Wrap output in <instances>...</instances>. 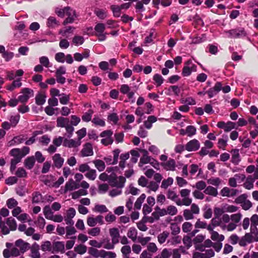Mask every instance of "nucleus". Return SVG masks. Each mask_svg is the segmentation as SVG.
I'll use <instances>...</instances> for the list:
<instances>
[{
    "label": "nucleus",
    "mask_w": 258,
    "mask_h": 258,
    "mask_svg": "<svg viewBox=\"0 0 258 258\" xmlns=\"http://www.w3.org/2000/svg\"><path fill=\"white\" fill-rule=\"evenodd\" d=\"M147 188L150 191H156L159 188V184L155 182L154 181H150L149 182L147 186Z\"/></svg>",
    "instance_id": "nucleus-52"
},
{
    "label": "nucleus",
    "mask_w": 258,
    "mask_h": 258,
    "mask_svg": "<svg viewBox=\"0 0 258 258\" xmlns=\"http://www.w3.org/2000/svg\"><path fill=\"white\" fill-rule=\"evenodd\" d=\"M167 197L168 199H170L176 203V201L178 199V195H177L176 192L171 189H168L166 193Z\"/></svg>",
    "instance_id": "nucleus-46"
},
{
    "label": "nucleus",
    "mask_w": 258,
    "mask_h": 258,
    "mask_svg": "<svg viewBox=\"0 0 258 258\" xmlns=\"http://www.w3.org/2000/svg\"><path fill=\"white\" fill-rule=\"evenodd\" d=\"M103 216L101 215H98L95 218L93 217H88L87 220V223L88 226L90 227H94L97 223L100 225H102L103 222Z\"/></svg>",
    "instance_id": "nucleus-11"
},
{
    "label": "nucleus",
    "mask_w": 258,
    "mask_h": 258,
    "mask_svg": "<svg viewBox=\"0 0 258 258\" xmlns=\"http://www.w3.org/2000/svg\"><path fill=\"white\" fill-rule=\"evenodd\" d=\"M116 254L113 251H105L102 249V254L101 255V258H115Z\"/></svg>",
    "instance_id": "nucleus-49"
},
{
    "label": "nucleus",
    "mask_w": 258,
    "mask_h": 258,
    "mask_svg": "<svg viewBox=\"0 0 258 258\" xmlns=\"http://www.w3.org/2000/svg\"><path fill=\"white\" fill-rule=\"evenodd\" d=\"M153 79L157 87L161 86L163 83L164 81L163 78L162 77V76L158 74H155L153 76Z\"/></svg>",
    "instance_id": "nucleus-58"
},
{
    "label": "nucleus",
    "mask_w": 258,
    "mask_h": 258,
    "mask_svg": "<svg viewBox=\"0 0 258 258\" xmlns=\"http://www.w3.org/2000/svg\"><path fill=\"white\" fill-rule=\"evenodd\" d=\"M182 164L180 162H178L176 164V162L174 159L170 158L166 162H162L161 165L163 168L167 171H175L176 167H178V165H182ZM180 168V167H178Z\"/></svg>",
    "instance_id": "nucleus-8"
},
{
    "label": "nucleus",
    "mask_w": 258,
    "mask_h": 258,
    "mask_svg": "<svg viewBox=\"0 0 258 258\" xmlns=\"http://www.w3.org/2000/svg\"><path fill=\"white\" fill-rule=\"evenodd\" d=\"M222 89V84L220 82H217L214 87L210 88L207 92L209 97L211 98L217 95Z\"/></svg>",
    "instance_id": "nucleus-13"
},
{
    "label": "nucleus",
    "mask_w": 258,
    "mask_h": 258,
    "mask_svg": "<svg viewBox=\"0 0 258 258\" xmlns=\"http://www.w3.org/2000/svg\"><path fill=\"white\" fill-rule=\"evenodd\" d=\"M56 122L57 126L65 127V126L69 124V119L62 117H59L57 119Z\"/></svg>",
    "instance_id": "nucleus-47"
},
{
    "label": "nucleus",
    "mask_w": 258,
    "mask_h": 258,
    "mask_svg": "<svg viewBox=\"0 0 258 258\" xmlns=\"http://www.w3.org/2000/svg\"><path fill=\"white\" fill-rule=\"evenodd\" d=\"M35 159L34 156H32L27 158L24 161L25 166L28 169H31L35 164Z\"/></svg>",
    "instance_id": "nucleus-29"
},
{
    "label": "nucleus",
    "mask_w": 258,
    "mask_h": 258,
    "mask_svg": "<svg viewBox=\"0 0 258 258\" xmlns=\"http://www.w3.org/2000/svg\"><path fill=\"white\" fill-rule=\"evenodd\" d=\"M125 180V177L121 176L117 177L115 174L112 173L110 175L109 183L112 186L121 188L124 186Z\"/></svg>",
    "instance_id": "nucleus-3"
},
{
    "label": "nucleus",
    "mask_w": 258,
    "mask_h": 258,
    "mask_svg": "<svg viewBox=\"0 0 258 258\" xmlns=\"http://www.w3.org/2000/svg\"><path fill=\"white\" fill-rule=\"evenodd\" d=\"M225 212L224 210L223 205L221 208L215 207L214 209V217L211 220L212 223L214 224V220H216V221L219 220Z\"/></svg>",
    "instance_id": "nucleus-22"
},
{
    "label": "nucleus",
    "mask_w": 258,
    "mask_h": 258,
    "mask_svg": "<svg viewBox=\"0 0 258 258\" xmlns=\"http://www.w3.org/2000/svg\"><path fill=\"white\" fill-rule=\"evenodd\" d=\"M111 10L112 11L113 16L115 17H119L121 15V9L119 6L112 5L110 7Z\"/></svg>",
    "instance_id": "nucleus-53"
},
{
    "label": "nucleus",
    "mask_w": 258,
    "mask_h": 258,
    "mask_svg": "<svg viewBox=\"0 0 258 258\" xmlns=\"http://www.w3.org/2000/svg\"><path fill=\"white\" fill-rule=\"evenodd\" d=\"M79 187V184L78 183L74 181L72 179H70L65 184L64 192L78 189Z\"/></svg>",
    "instance_id": "nucleus-17"
},
{
    "label": "nucleus",
    "mask_w": 258,
    "mask_h": 258,
    "mask_svg": "<svg viewBox=\"0 0 258 258\" xmlns=\"http://www.w3.org/2000/svg\"><path fill=\"white\" fill-rule=\"evenodd\" d=\"M230 216L227 214H224L219 220L217 221L216 220H214V225L219 226L223 230L232 231L234 226L233 223L230 222Z\"/></svg>",
    "instance_id": "nucleus-1"
},
{
    "label": "nucleus",
    "mask_w": 258,
    "mask_h": 258,
    "mask_svg": "<svg viewBox=\"0 0 258 258\" xmlns=\"http://www.w3.org/2000/svg\"><path fill=\"white\" fill-rule=\"evenodd\" d=\"M197 71V66L193 63L191 60H188L185 62V65L183 68L182 75L184 77L189 76L192 72Z\"/></svg>",
    "instance_id": "nucleus-7"
},
{
    "label": "nucleus",
    "mask_w": 258,
    "mask_h": 258,
    "mask_svg": "<svg viewBox=\"0 0 258 258\" xmlns=\"http://www.w3.org/2000/svg\"><path fill=\"white\" fill-rule=\"evenodd\" d=\"M142 152L143 153V155L140 158V162L139 163V166L140 167H142L145 164L149 163L152 158L148 155L149 154L147 150H142Z\"/></svg>",
    "instance_id": "nucleus-24"
},
{
    "label": "nucleus",
    "mask_w": 258,
    "mask_h": 258,
    "mask_svg": "<svg viewBox=\"0 0 258 258\" xmlns=\"http://www.w3.org/2000/svg\"><path fill=\"white\" fill-rule=\"evenodd\" d=\"M85 176L90 180H94L96 178V171L95 169H90L85 174Z\"/></svg>",
    "instance_id": "nucleus-57"
},
{
    "label": "nucleus",
    "mask_w": 258,
    "mask_h": 258,
    "mask_svg": "<svg viewBox=\"0 0 258 258\" xmlns=\"http://www.w3.org/2000/svg\"><path fill=\"white\" fill-rule=\"evenodd\" d=\"M94 154L92 145L90 143H86L81 151V155L83 157L92 156Z\"/></svg>",
    "instance_id": "nucleus-10"
},
{
    "label": "nucleus",
    "mask_w": 258,
    "mask_h": 258,
    "mask_svg": "<svg viewBox=\"0 0 258 258\" xmlns=\"http://www.w3.org/2000/svg\"><path fill=\"white\" fill-rule=\"evenodd\" d=\"M95 212L100 213H106L108 212V209L105 205L97 204L92 209Z\"/></svg>",
    "instance_id": "nucleus-44"
},
{
    "label": "nucleus",
    "mask_w": 258,
    "mask_h": 258,
    "mask_svg": "<svg viewBox=\"0 0 258 258\" xmlns=\"http://www.w3.org/2000/svg\"><path fill=\"white\" fill-rule=\"evenodd\" d=\"M208 183L218 186L222 182V180L219 177H212L207 180Z\"/></svg>",
    "instance_id": "nucleus-54"
},
{
    "label": "nucleus",
    "mask_w": 258,
    "mask_h": 258,
    "mask_svg": "<svg viewBox=\"0 0 258 258\" xmlns=\"http://www.w3.org/2000/svg\"><path fill=\"white\" fill-rule=\"evenodd\" d=\"M15 245L19 249L22 253H24L30 248V245L29 243L26 242L21 239L15 242Z\"/></svg>",
    "instance_id": "nucleus-12"
},
{
    "label": "nucleus",
    "mask_w": 258,
    "mask_h": 258,
    "mask_svg": "<svg viewBox=\"0 0 258 258\" xmlns=\"http://www.w3.org/2000/svg\"><path fill=\"white\" fill-rule=\"evenodd\" d=\"M112 135L113 132L110 130L102 132L100 135V136L103 138L101 140V143L106 146L111 145L113 142Z\"/></svg>",
    "instance_id": "nucleus-5"
},
{
    "label": "nucleus",
    "mask_w": 258,
    "mask_h": 258,
    "mask_svg": "<svg viewBox=\"0 0 258 258\" xmlns=\"http://www.w3.org/2000/svg\"><path fill=\"white\" fill-rule=\"evenodd\" d=\"M46 101V96L44 94L39 93L36 95V103L38 105H43Z\"/></svg>",
    "instance_id": "nucleus-36"
},
{
    "label": "nucleus",
    "mask_w": 258,
    "mask_h": 258,
    "mask_svg": "<svg viewBox=\"0 0 258 258\" xmlns=\"http://www.w3.org/2000/svg\"><path fill=\"white\" fill-rule=\"evenodd\" d=\"M81 142L79 140H75L73 139H64L63 142V146L68 148H76L80 146Z\"/></svg>",
    "instance_id": "nucleus-19"
},
{
    "label": "nucleus",
    "mask_w": 258,
    "mask_h": 258,
    "mask_svg": "<svg viewBox=\"0 0 258 258\" xmlns=\"http://www.w3.org/2000/svg\"><path fill=\"white\" fill-rule=\"evenodd\" d=\"M84 42V38L83 36L76 35L73 39V43L76 46L82 45Z\"/></svg>",
    "instance_id": "nucleus-61"
},
{
    "label": "nucleus",
    "mask_w": 258,
    "mask_h": 258,
    "mask_svg": "<svg viewBox=\"0 0 258 258\" xmlns=\"http://www.w3.org/2000/svg\"><path fill=\"white\" fill-rule=\"evenodd\" d=\"M173 181V178L171 177L163 179L161 182V187L165 189H167L168 187L172 185Z\"/></svg>",
    "instance_id": "nucleus-34"
},
{
    "label": "nucleus",
    "mask_w": 258,
    "mask_h": 258,
    "mask_svg": "<svg viewBox=\"0 0 258 258\" xmlns=\"http://www.w3.org/2000/svg\"><path fill=\"white\" fill-rule=\"evenodd\" d=\"M228 137L227 135H223L221 138L218 139V147L222 150H225L227 145Z\"/></svg>",
    "instance_id": "nucleus-25"
},
{
    "label": "nucleus",
    "mask_w": 258,
    "mask_h": 258,
    "mask_svg": "<svg viewBox=\"0 0 258 258\" xmlns=\"http://www.w3.org/2000/svg\"><path fill=\"white\" fill-rule=\"evenodd\" d=\"M94 111L92 109H89L87 112H85L82 116V119L84 121L89 122L91 120L92 116Z\"/></svg>",
    "instance_id": "nucleus-48"
},
{
    "label": "nucleus",
    "mask_w": 258,
    "mask_h": 258,
    "mask_svg": "<svg viewBox=\"0 0 258 258\" xmlns=\"http://www.w3.org/2000/svg\"><path fill=\"white\" fill-rule=\"evenodd\" d=\"M200 147L199 141L196 139H193L189 141L185 146V149L189 152L196 151Z\"/></svg>",
    "instance_id": "nucleus-9"
},
{
    "label": "nucleus",
    "mask_w": 258,
    "mask_h": 258,
    "mask_svg": "<svg viewBox=\"0 0 258 258\" xmlns=\"http://www.w3.org/2000/svg\"><path fill=\"white\" fill-rule=\"evenodd\" d=\"M111 241L114 244H117L119 242V231L117 228H110L109 230Z\"/></svg>",
    "instance_id": "nucleus-15"
},
{
    "label": "nucleus",
    "mask_w": 258,
    "mask_h": 258,
    "mask_svg": "<svg viewBox=\"0 0 258 258\" xmlns=\"http://www.w3.org/2000/svg\"><path fill=\"white\" fill-rule=\"evenodd\" d=\"M101 229L100 227H94L88 230V233L92 236H97L100 235Z\"/></svg>",
    "instance_id": "nucleus-59"
},
{
    "label": "nucleus",
    "mask_w": 258,
    "mask_h": 258,
    "mask_svg": "<svg viewBox=\"0 0 258 258\" xmlns=\"http://www.w3.org/2000/svg\"><path fill=\"white\" fill-rule=\"evenodd\" d=\"M146 196L145 194H142L137 200L135 203V209L140 210L141 208L142 205L144 201Z\"/></svg>",
    "instance_id": "nucleus-40"
},
{
    "label": "nucleus",
    "mask_w": 258,
    "mask_h": 258,
    "mask_svg": "<svg viewBox=\"0 0 258 258\" xmlns=\"http://www.w3.org/2000/svg\"><path fill=\"white\" fill-rule=\"evenodd\" d=\"M10 230L6 225V223L2 221V217L0 216V232L4 235L9 233Z\"/></svg>",
    "instance_id": "nucleus-33"
},
{
    "label": "nucleus",
    "mask_w": 258,
    "mask_h": 258,
    "mask_svg": "<svg viewBox=\"0 0 258 258\" xmlns=\"http://www.w3.org/2000/svg\"><path fill=\"white\" fill-rule=\"evenodd\" d=\"M243 186L246 189L251 190L254 187V182L255 180L252 178V175H248L245 177Z\"/></svg>",
    "instance_id": "nucleus-23"
},
{
    "label": "nucleus",
    "mask_w": 258,
    "mask_h": 258,
    "mask_svg": "<svg viewBox=\"0 0 258 258\" xmlns=\"http://www.w3.org/2000/svg\"><path fill=\"white\" fill-rule=\"evenodd\" d=\"M47 26L49 28H55L59 25V22L56 20V18L54 17H49L47 21Z\"/></svg>",
    "instance_id": "nucleus-38"
},
{
    "label": "nucleus",
    "mask_w": 258,
    "mask_h": 258,
    "mask_svg": "<svg viewBox=\"0 0 258 258\" xmlns=\"http://www.w3.org/2000/svg\"><path fill=\"white\" fill-rule=\"evenodd\" d=\"M21 80V79H18L16 80H14L11 84L9 85L6 87L7 89L10 91H12L16 88L21 87L22 85Z\"/></svg>",
    "instance_id": "nucleus-27"
},
{
    "label": "nucleus",
    "mask_w": 258,
    "mask_h": 258,
    "mask_svg": "<svg viewBox=\"0 0 258 258\" xmlns=\"http://www.w3.org/2000/svg\"><path fill=\"white\" fill-rule=\"evenodd\" d=\"M204 192L205 194L210 195L213 197H216L218 195L217 189L212 186H208L206 187Z\"/></svg>",
    "instance_id": "nucleus-37"
},
{
    "label": "nucleus",
    "mask_w": 258,
    "mask_h": 258,
    "mask_svg": "<svg viewBox=\"0 0 258 258\" xmlns=\"http://www.w3.org/2000/svg\"><path fill=\"white\" fill-rule=\"evenodd\" d=\"M39 62L42 66L45 68H49L51 66L47 57L43 56L39 58Z\"/></svg>",
    "instance_id": "nucleus-56"
},
{
    "label": "nucleus",
    "mask_w": 258,
    "mask_h": 258,
    "mask_svg": "<svg viewBox=\"0 0 258 258\" xmlns=\"http://www.w3.org/2000/svg\"><path fill=\"white\" fill-rule=\"evenodd\" d=\"M231 162L235 165H238L240 161V157L238 149H233L231 151Z\"/></svg>",
    "instance_id": "nucleus-26"
},
{
    "label": "nucleus",
    "mask_w": 258,
    "mask_h": 258,
    "mask_svg": "<svg viewBox=\"0 0 258 258\" xmlns=\"http://www.w3.org/2000/svg\"><path fill=\"white\" fill-rule=\"evenodd\" d=\"M252 241L253 237L251 234L250 233H247L240 238L239 240V244L241 246H245L248 243H251Z\"/></svg>",
    "instance_id": "nucleus-16"
},
{
    "label": "nucleus",
    "mask_w": 258,
    "mask_h": 258,
    "mask_svg": "<svg viewBox=\"0 0 258 258\" xmlns=\"http://www.w3.org/2000/svg\"><path fill=\"white\" fill-rule=\"evenodd\" d=\"M147 251L153 253L156 252L158 250V247L156 244L154 242H150L147 246Z\"/></svg>",
    "instance_id": "nucleus-63"
},
{
    "label": "nucleus",
    "mask_w": 258,
    "mask_h": 258,
    "mask_svg": "<svg viewBox=\"0 0 258 258\" xmlns=\"http://www.w3.org/2000/svg\"><path fill=\"white\" fill-rule=\"evenodd\" d=\"M170 229L171 231V234L174 236L177 235L180 231L179 227L176 223L171 224Z\"/></svg>",
    "instance_id": "nucleus-62"
},
{
    "label": "nucleus",
    "mask_w": 258,
    "mask_h": 258,
    "mask_svg": "<svg viewBox=\"0 0 258 258\" xmlns=\"http://www.w3.org/2000/svg\"><path fill=\"white\" fill-rule=\"evenodd\" d=\"M64 243L62 241H55L52 244V253L60 252L61 253L64 252Z\"/></svg>",
    "instance_id": "nucleus-14"
},
{
    "label": "nucleus",
    "mask_w": 258,
    "mask_h": 258,
    "mask_svg": "<svg viewBox=\"0 0 258 258\" xmlns=\"http://www.w3.org/2000/svg\"><path fill=\"white\" fill-rule=\"evenodd\" d=\"M21 93L22 94L18 97L19 102L22 103H26L29 99L34 96V92L33 90L24 88L21 90Z\"/></svg>",
    "instance_id": "nucleus-6"
},
{
    "label": "nucleus",
    "mask_w": 258,
    "mask_h": 258,
    "mask_svg": "<svg viewBox=\"0 0 258 258\" xmlns=\"http://www.w3.org/2000/svg\"><path fill=\"white\" fill-rule=\"evenodd\" d=\"M30 256L32 258H40L41 255L39 252V245L36 243H34L32 244V246H30Z\"/></svg>",
    "instance_id": "nucleus-18"
},
{
    "label": "nucleus",
    "mask_w": 258,
    "mask_h": 258,
    "mask_svg": "<svg viewBox=\"0 0 258 258\" xmlns=\"http://www.w3.org/2000/svg\"><path fill=\"white\" fill-rule=\"evenodd\" d=\"M92 162L99 171H103L105 169V164L104 161L100 159H96Z\"/></svg>",
    "instance_id": "nucleus-31"
},
{
    "label": "nucleus",
    "mask_w": 258,
    "mask_h": 258,
    "mask_svg": "<svg viewBox=\"0 0 258 258\" xmlns=\"http://www.w3.org/2000/svg\"><path fill=\"white\" fill-rule=\"evenodd\" d=\"M41 249L43 251H50L52 253V244L49 241H45L43 242L41 245Z\"/></svg>",
    "instance_id": "nucleus-39"
},
{
    "label": "nucleus",
    "mask_w": 258,
    "mask_h": 258,
    "mask_svg": "<svg viewBox=\"0 0 258 258\" xmlns=\"http://www.w3.org/2000/svg\"><path fill=\"white\" fill-rule=\"evenodd\" d=\"M169 235V233L167 231H164L163 232L160 233L157 236V239L158 242L161 244L164 243L166 241Z\"/></svg>",
    "instance_id": "nucleus-35"
},
{
    "label": "nucleus",
    "mask_w": 258,
    "mask_h": 258,
    "mask_svg": "<svg viewBox=\"0 0 258 258\" xmlns=\"http://www.w3.org/2000/svg\"><path fill=\"white\" fill-rule=\"evenodd\" d=\"M21 152L20 149L15 148L11 150L10 154L11 156H14V158H20V160H21L22 158V157L21 156Z\"/></svg>",
    "instance_id": "nucleus-50"
},
{
    "label": "nucleus",
    "mask_w": 258,
    "mask_h": 258,
    "mask_svg": "<svg viewBox=\"0 0 258 258\" xmlns=\"http://www.w3.org/2000/svg\"><path fill=\"white\" fill-rule=\"evenodd\" d=\"M242 215L241 213H238L236 214H233L230 215L231 223H233L234 224V228L232 229V231L234 230L237 226L239 225L240 222L242 219Z\"/></svg>",
    "instance_id": "nucleus-20"
},
{
    "label": "nucleus",
    "mask_w": 258,
    "mask_h": 258,
    "mask_svg": "<svg viewBox=\"0 0 258 258\" xmlns=\"http://www.w3.org/2000/svg\"><path fill=\"white\" fill-rule=\"evenodd\" d=\"M42 201V195L38 192H35L32 194V203L37 204Z\"/></svg>",
    "instance_id": "nucleus-64"
},
{
    "label": "nucleus",
    "mask_w": 258,
    "mask_h": 258,
    "mask_svg": "<svg viewBox=\"0 0 258 258\" xmlns=\"http://www.w3.org/2000/svg\"><path fill=\"white\" fill-rule=\"evenodd\" d=\"M186 135L188 137H191L196 135L197 132L196 128L193 125H188L186 127Z\"/></svg>",
    "instance_id": "nucleus-60"
},
{
    "label": "nucleus",
    "mask_w": 258,
    "mask_h": 258,
    "mask_svg": "<svg viewBox=\"0 0 258 258\" xmlns=\"http://www.w3.org/2000/svg\"><path fill=\"white\" fill-rule=\"evenodd\" d=\"M166 209L167 215H169L170 216L175 215L178 212L177 208L173 205L168 206L166 208Z\"/></svg>",
    "instance_id": "nucleus-51"
},
{
    "label": "nucleus",
    "mask_w": 258,
    "mask_h": 258,
    "mask_svg": "<svg viewBox=\"0 0 258 258\" xmlns=\"http://www.w3.org/2000/svg\"><path fill=\"white\" fill-rule=\"evenodd\" d=\"M224 210L225 212L233 213L236 212L238 208L234 205H229L228 204H225L223 205Z\"/></svg>",
    "instance_id": "nucleus-55"
},
{
    "label": "nucleus",
    "mask_w": 258,
    "mask_h": 258,
    "mask_svg": "<svg viewBox=\"0 0 258 258\" xmlns=\"http://www.w3.org/2000/svg\"><path fill=\"white\" fill-rule=\"evenodd\" d=\"M228 34V37L231 38H240L246 36L247 33L243 28H238L225 32Z\"/></svg>",
    "instance_id": "nucleus-4"
},
{
    "label": "nucleus",
    "mask_w": 258,
    "mask_h": 258,
    "mask_svg": "<svg viewBox=\"0 0 258 258\" xmlns=\"http://www.w3.org/2000/svg\"><path fill=\"white\" fill-rule=\"evenodd\" d=\"M105 25L103 23H99L96 25L94 27L95 34H100L104 33Z\"/></svg>",
    "instance_id": "nucleus-45"
},
{
    "label": "nucleus",
    "mask_w": 258,
    "mask_h": 258,
    "mask_svg": "<svg viewBox=\"0 0 258 258\" xmlns=\"http://www.w3.org/2000/svg\"><path fill=\"white\" fill-rule=\"evenodd\" d=\"M54 165L57 168H60L63 165L64 163V159L61 157L60 154L57 153L52 157Z\"/></svg>",
    "instance_id": "nucleus-21"
},
{
    "label": "nucleus",
    "mask_w": 258,
    "mask_h": 258,
    "mask_svg": "<svg viewBox=\"0 0 258 258\" xmlns=\"http://www.w3.org/2000/svg\"><path fill=\"white\" fill-rule=\"evenodd\" d=\"M102 249L98 250L94 247H90L88 249V253L95 257H101Z\"/></svg>",
    "instance_id": "nucleus-42"
},
{
    "label": "nucleus",
    "mask_w": 258,
    "mask_h": 258,
    "mask_svg": "<svg viewBox=\"0 0 258 258\" xmlns=\"http://www.w3.org/2000/svg\"><path fill=\"white\" fill-rule=\"evenodd\" d=\"M211 234V238L213 241L222 242L225 239V236L222 234H219L217 231H213Z\"/></svg>",
    "instance_id": "nucleus-32"
},
{
    "label": "nucleus",
    "mask_w": 258,
    "mask_h": 258,
    "mask_svg": "<svg viewBox=\"0 0 258 258\" xmlns=\"http://www.w3.org/2000/svg\"><path fill=\"white\" fill-rule=\"evenodd\" d=\"M190 193V190L188 189H182L180 191V195L182 198V201L178 199L176 201V204L178 206L184 205L186 206H189L192 202V199L189 197Z\"/></svg>",
    "instance_id": "nucleus-2"
},
{
    "label": "nucleus",
    "mask_w": 258,
    "mask_h": 258,
    "mask_svg": "<svg viewBox=\"0 0 258 258\" xmlns=\"http://www.w3.org/2000/svg\"><path fill=\"white\" fill-rule=\"evenodd\" d=\"M94 13L100 19H104L107 16L106 10L97 9L95 10Z\"/></svg>",
    "instance_id": "nucleus-41"
},
{
    "label": "nucleus",
    "mask_w": 258,
    "mask_h": 258,
    "mask_svg": "<svg viewBox=\"0 0 258 258\" xmlns=\"http://www.w3.org/2000/svg\"><path fill=\"white\" fill-rule=\"evenodd\" d=\"M6 224L8 226L10 230L14 231L16 230L17 225L16 220L14 218L10 217L7 219Z\"/></svg>",
    "instance_id": "nucleus-30"
},
{
    "label": "nucleus",
    "mask_w": 258,
    "mask_h": 258,
    "mask_svg": "<svg viewBox=\"0 0 258 258\" xmlns=\"http://www.w3.org/2000/svg\"><path fill=\"white\" fill-rule=\"evenodd\" d=\"M52 210L49 206H46L43 208V214L47 219L50 220L53 215Z\"/></svg>",
    "instance_id": "nucleus-43"
},
{
    "label": "nucleus",
    "mask_w": 258,
    "mask_h": 258,
    "mask_svg": "<svg viewBox=\"0 0 258 258\" xmlns=\"http://www.w3.org/2000/svg\"><path fill=\"white\" fill-rule=\"evenodd\" d=\"M138 231L135 227H131L127 232V237L134 242L136 241L137 238Z\"/></svg>",
    "instance_id": "nucleus-28"
}]
</instances>
